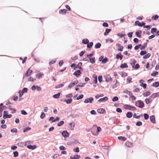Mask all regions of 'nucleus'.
<instances>
[{
	"instance_id": "1",
	"label": "nucleus",
	"mask_w": 159,
	"mask_h": 159,
	"mask_svg": "<svg viewBox=\"0 0 159 159\" xmlns=\"http://www.w3.org/2000/svg\"><path fill=\"white\" fill-rule=\"evenodd\" d=\"M135 105L139 108H142L144 107V104L143 101L139 100L135 102Z\"/></svg>"
},
{
	"instance_id": "2",
	"label": "nucleus",
	"mask_w": 159,
	"mask_h": 159,
	"mask_svg": "<svg viewBox=\"0 0 159 159\" xmlns=\"http://www.w3.org/2000/svg\"><path fill=\"white\" fill-rule=\"evenodd\" d=\"M124 108L131 111H134L136 110V108L135 107L132 106L129 104H125L124 106Z\"/></svg>"
},
{
	"instance_id": "3",
	"label": "nucleus",
	"mask_w": 159,
	"mask_h": 159,
	"mask_svg": "<svg viewBox=\"0 0 159 159\" xmlns=\"http://www.w3.org/2000/svg\"><path fill=\"white\" fill-rule=\"evenodd\" d=\"M99 61L102 62V64H105L108 61V60L107 57L104 58L103 55L101 56L98 59Z\"/></svg>"
},
{
	"instance_id": "4",
	"label": "nucleus",
	"mask_w": 159,
	"mask_h": 159,
	"mask_svg": "<svg viewBox=\"0 0 159 159\" xmlns=\"http://www.w3.org/2000/svg\"><path fill=\"white\" fill-rule=\"evenodd\" d=\"M94 100V99L93 97H91L89 98H87L85 99L84 101V103H91Z\"/></svg>"
},
{
	"instance_id": "5",
	"label": "nucleus",
	"mask_w": 159,
	"mask_h": 159,
	"mask_svg": "<svg viewBox=\"0 0 159 159\" xmlns=\"http://www.w3.org/2000/svg\"><path fill=\"white\" fill-rule=\"evenodd\" d=\"M78 143H79L78 140L75 139H72L70 140V142L68 143V145H74V144H76Z\"/></svg>"
},
{
	"instance_id": "6",
	"label": "nucleus",
	"mask_w": 159,
	"mask_h": 159,
	"mask_svg": "<svg viewBox=\"0 0 159 159\" xmlns=\"http://www.w3.org/2000/svg\"><path fill=\"white\" fill-rule=\"evenodd\" d=\"M81 74H82V72L80 70H78L75 71L73 73V75H75L76 77H78Z\"/></svg>"
},
{
	"instance_id": "7",
	"label": "nucleus",
	"mask_w": 159,
	"mask_h": 159,
	"mask_svg": "<svg viewBox=\"0 0 159 159\" xmlns=\"http://www.w3.org/2000/svg\"><path fill=\"white\" fill-rule=\"evenodd\" d=\"M32 72V70H30V68H29L26 71L25 74V76L26 77H29L31 75Z\"/></svg>"
},
{
	"instance_id": "8",
	"label": "nucleus",
	"mask_w": 159,
	"mask_h": 159,
	"mask_svg": "<svg viewBox=\"0 0 159 159\" xmlns=\"http://www.w3.org/2000/svg\"><path fill=\"white\" fill-rule=\"evenodd\" d=\"M123 57V55L121 54V52H120L116 55V58L117 59H120V60H122Z\"/></svg>"
},
{
	"instance_id": "9",
	"label": "nucleus",
	"mask_w": 159,
	"mask_h": 159,
	"mask_svg": "<svg viewBox=\"0 0 159 159\" xmlns=\"http://www.w3.org/2000/svg\"><path fill=\"white\" fill-rule=\"evenodd\" d=\"M61 134L64 138H66L69 136V134L66 130H63L61 133Z\"/></svg>"
},
{
	"instance_id": "10",
	"label": "nucleus",
	"mask_w": 159,
	"mask_h": 159,
	"mask_svg": "<svg viewBox=\"0 0 159 159\" xmlns=\"http://www.w3.org/2000/svg\"><path fill=\"white\" fill-rule=\"evenodd\" d=\"M101 128L99 126H98L97 127L96 133H93L92 131H91V133L93 135L96 136L98 134L99 132L101 131Z\"/></svg>"
},
{
	"instance_id": "11",
	"label": "nucleus",
	"mask_w": 159,
	"mask_h": 159,
	"mask_svg": "<svg viewBox=\"0 0 159 159\" xmlns=\"http://www.w3.org/2000/svg\"><path fill=\"white\" fill-rule=\"evenodd\" d=\"M82 63L81 62H79L77 64V66L76 67H74L73 69L74 70H75L76 68H78L80 70H83V68L81 67V66H82Z\"/></svg>"
},
{
	"instance_id": "12",
	"label": "nucleus",
	"mask_w": 159,
	"mask_h": 159,
	"mask_svg": "<svg viewBox=\"0 0 159 159\" xmlns=\"http://www.w3.org/2000/svg\"><path fill=\"white\" fill-rule=\"evenodd\" d=\"M157 97H159V92L156 93L152 94L150 96V97L152 99V98L154 99Z\"/></svg>"
},
{
	"instance_id": "13",
	"label": "nucleus",
	"mask_w": 159,
	"mask_h": 159,
	"mask_svg": "<svg viewBox=\"0 0 159 159\" xmlns=\"http://www.w3.org/2000/svg\"><path fill=\"white\" fill-rule=\"evenodd\" d=\"M108 100V97L105 96L103 98H100L98 100V102H104L107 101Z\"/></svg>"
},
{
	"instance_id": "14",
	"label": "nucleus",
	"mask_w": 159,
	"mask_h": 159,
	"mask_svg": "<svg viewBox=\"0 0 159 159\" xmlns=\"http://www.w3.org/2000/svg\"><path fill=\"white\" fill-rule=\"evenodd\" d=\"M27 148L29 149L34 150L36 148L37 146L35 145H30L27 146Z\"/></svg>"
},
{
	"instance_id": "15",
	"label": "nucleus",
	"mask_w": 159,
	"mask_h": 159,
	"mask_svg": "<svg viewBox=\"0 0 159 159\" xmlns=\"http://www.w3.org/2000/svg\"><path fill=\"white\" fill-rule=\"evenodd\" d=\"M97 112L100 114H105L106 112L105 110L103 108L98 109L97 110Z\"/></svg>"
},
{
	"instance_id": "16",
	"label": "nucleus",
	"mask_w": 159,
	"mask_h": 159,
	"mask_svg": "<svg viewBox=\"0 0 159 159\" xmlns=\"http://www.w3.org/2000/svg\"><path fill=\"white\" fill-rule=\"evenodd\" d=\"M116 46L117 47H120V48H119L117 49V50L119 51L122 52V51L123 49L124 48V47L123 46H121L120 44V43H117L116 44Z\"/></svg>"
},
{
	"instance_id": "17",
	"label": "nucleus",
	"mask_w": 159,
	"mask_h": 159,
	"mask_svg": "<svg viewBox=\"0 0 159 159\" xmlns=\"http://www.w3.org/2000/svg\"><path fill=\"white\" fill-rule=\"evenodd\" d=\"M67 10L65 9H61L59 11V13L62 15L65 14L67 12Z\"/></svg>"
},
{
	"instance_id": "18",
	"label": "nucleus",
	"mask_w": 159,
	"mask_h": 159,
	"mask_svg": "<svg viewBox=\"0 0 159 159\" xmlns=\"http://www.w3.org/2000/svg\"><path fill=\"white\" fill-rule=\"evenodd\" d=\"M142 32V31L141 30L137 31L135 33L136 36L138 38H140L141 37V34Z\"/></svg>"
},
{
	"instance_id": "19",
	"label": "nucleus",
	"mask_w": 159,
	"mask_h": 159,
	"mask_svg": "<svg viewBox=\"0 0 159 159\" xmlns=\"http://www.w3.org/2000/svg\"><path fill=\"white\" fill-rule=\"evenodd\" d=\"M150 120L151 122L153 123H156L155 120V116L154 115H152L150 116Z\"/></svg>"
},
{
	"instance_id": "20",
	"label": "nucleus",
	"mask_w": 159,
	"mask_h": 159,
	"mask_svg": "<svg viewBox=\"0 0 159 159\" xmlns=\"http://www.w3.org/2000/svg\"><path fill=\"white\" fill-rule=\"evenodd\" d=\"M105 80L107 82L112 81V79L109 75L105 77Z\"/></svg>"
},
{
	"instance_id": "21",
	"label": "nucleus",
	"mask_w": 159,
	"mask_h": 159,
	"mask_svg": "<svg viewBox=\"0 0 159 159\" xmlns=\"http://www.w3.org/2000/svg\"><path fill=\"white\" fill-rule=\"evenodd\" d=\"M111 31V29L107 28L106 29L105 32L104 33V36L107 35Z\"/></svg>"
},
{
	"instance_id": "22",
	"label": "nucleus",
	"mask_w": 159,
	"mask_h": 159,
	"mask_svg": "<svg viewBox=\"0 0 159 159\" xmlns=\"http://www.w3.org/2000/svg\"><path fill=\"white\" fill-rule=\"evenodd\" d=\"M133 116V113L131 111H128L126 114V116L128 118H131Z\"/></svg>"
},
{
	"instance_id": "23",
	"label": "nucleus",
	"mask_w": 159,
	"mask_h": 159,
	"mask_svg": "<svg viewBox=\"0 0 159 159\" xmlns=\"http://www.w3.org/2000/svg\"><path fill=\"white\" fill-rule=\"evenodd\" d=\"M145 103L147 104H149L152 101V99L149 97L148 98H147L145 99Z\"/></svg>"
},
{
	"instance_id": "24",
	"label": "nucleus",
	"mask_w": 159,
	"mask_h": 159,
	"mask_svg": "<svg viewBox=\"0 0 159 159\" xmlns=\"http://www.w3.org/2000/svg\"><path fill=\"white\" fill-rule=\"evenodd\" d=\"M64 101L66 102L67 104H70L72 102V99L71 98H70L67 100L65 99Z\"/></svg>"
},
{
	"instance_id": "25",
	"label": "nucleus",
	"mask_w": 159,
	"mask_h": 159,
	"mask_svg": "<svg viewBox=\"0 0 159 159\" xmlns=\"http://www.w3.org/2000/svg\"><path fill=\"white\" fill-rule=\"evenodd\" d=\"M133 143L129 141L126 142L125 143L126 145L129 148H131L133 146Z\"/></svg>"
},
{
	"instance_id": "26",
	"label": "nucleus",
	"mask_w": 159,
	"mask_h": 159,
	"mask_svg": "<svg viewBox=\"0 0 159 159\" xmlns=\"http://www.w3.org/2000/svg\"><path fill=\"white\" fill-rule=\"evenodd\" d=\"M152 86L155 87H159V82H155L153 83L151 85Z\"/></svg>"
},
{
	"instance_id": "27",
	"label": "nucleus",
	"mask_w": 159,
	"mask_h": 159,
	"mask_svg": "<svg viewBox=\"0 0 159 159\" xmlns=\"http://www.w3.org/2000/svg\"><path fill=\"white\" fill-rule=\"evenodd\" d=\"M82 43L84 44H87L89 43V40L87 39H84L82 40Z\"/></svg>"
},
{
	"instance_id": "28",
	"label": "nucleus",
	"mask_w": 159,
	"mask_h": 159,
	"mask_svg": "<svg viewBox=\"0 0 159 159\" xmlns=\"http://www.w3.org/2000/svg\"><path fill=\"white\" fill-rule=\"evenodd\" d=\"M118 139L119 140H121V141H125L127 139L126 138H125V137L122 136H118Z\"/></svg>"
},
{
	"instance_id": "29",
	"label": "nucleus",
	"mask_w": 159,
	"mask_h": 159,
	"mask_svg": "<svg viewBox=\"0 0 159 159\" xmlns=\"http://www.w3.org/2000/svg\"><path fill=\"white\" fill-rule=\"evenodd\" d=\"M120 67L121 68L123 69L124 68H127L128 67V66L127 64L126 63H125L123 64H121L120 65Z\"/></svg>"
},
{
	"instance_id": "30",
	"label": "nucleus",
	"mask_w": 159,
	"mask_h": 159,
	"mask_svg": "<svg viewBox=\"0 0 159 159\" xmlns=\"http://www.w3.org/2000/svg\"><path fill=\"white\" fill-rule=\"evenodd\" d=\"M8 114V111H3V118L4 119H6L7 116Z\"/></svg>"
},
{
	"instance_id": "31",
	"label": "nucleus",
	"mask_w": 159,
	"mask_h": 159,
	"mask_svg": "<svg viewBox=\"0 0 159 159\" xmlns=\"http://www.w3.org/2000/svg\"><path fill=\"white\" fill-rule=\"evenodd\" d=\"M88 58L89 59V61L92 64H93L95 62V57H93L92 58L90 57Z\"/></svg>"
},
{
	"instance_id": "32",
	"label": "nucleus",
	"mask_w": 159,
	"mask_h": 159,
	"mask_svg": "<svg viewBox=\"0 0 159 159\" xmlns=\"http://www.w3.org/2000/svg\"><path fill=\"white\" fill-rule=\"evenodd\" d=\"M93 42H89L87 44V47L88 48H91L93 45Z\"/></svg>"
},
{
	"instance_id": "33",
	"label": "nucleus",
	"mask_w": 159,
	"mask_h": 159,
	"mask_svg": "<svg viewBox=\"0 0 159 159\" xmlns=\"http://www.w3.org/2000/svg\"><path fill=\"white\" fill-rule=\"evenodd\" d=\"M69 126L70 128V129L71 130H73L74 129L75 125L74 123L71 122L70 123Z\"/></svg>"
},
{
	"instance_id": "34",
	"label": "nucleus",
	"mask_w": 159,
	"mask_h": 159,
	"mask_svg": "<svg viewBox=\"0 0 159 159\" xmlns=\"http://www.w3.org/2000/svg\"><path fill=\"white\" fill-rule=\"evenodd\" d=\"M60 95V93H58L57 94L53 95V97L55 99H57L59 98Z\"/></svg>"
},
{
	"instance_id": "35",
	"label": "nucleus",
	"mask_w": 159,
	"mask_h": 159,
	"mask_svg": "<svg viewBox=\"0 0 159 159\" xmlns=\"http://www.w3.org/2000/svg\"><path fill=\"white\" fill-rule=\"evenodd\" d=\"M147 43H145L143 45L140 47V49L141 50H144L145 49V48L147 46Z\"/></svg>"
},
{
	"instance_id": "36",
	"label": "nucleus",
	"mask_w": 159,
	"mask_h": 159,
	"mask_svg": "<svg viewBox=\"0 0 159 159\" xmlns=\"http://www.w3.org/2000/svg\"><path fill=\"white\" fill-rule=\"evenodd\" d=\"M151 54L150 53L146 54L143 57V58L147 59L149 58L151 56Z\"/></svg>"
},
{
	"instance_id": "37",
	"label": "nucleus",
	"mask_w": 159,
	"mask_h": 159,
	"mask_svg": "<svg viewBox=\"0 0 159 159\" xmlns=\"http://www.w3.org/2000/svg\"><path fill=\"white\" fill-rule=\"evenodd\" d=\"M136 62V61L134 59L133 60L131 59L130 62V64L132 66L135 65Z\"/></svg>"
},
{
	"instance_id": "38",
	"label": "nucleus",
	"mask_w": 159,
	"mask_h": 159,
	"mask_svg": "<svg viewBox=\"0 0 159 159\" xmlns=\"http://www.w3.org/2000/svg\"><path fill=\"white\" fill-rule=\"evenodd\" d=\"M43 75V74L42 73L40 72L39 74H36V76L38 79H40Z\"/></svg>"
},
{
	"instance_id": "39",
	"label": "nucleus",
	"mask_w": 159,
	"mask_h": 159,
	"mask_svg": "<svg viewBox=\"0 0 159 159\" xmlns=\"http://www.w3.org/2000/svg\"><path fill=\"white\" fill-rule=\"evenodd\" d=\"M101 46V44L100 43H97L95 45V48L98 49L100 48Z\"/></svg>"
},
{
	"instance_id": "40",
	"label": "nucleus",
	"mask_w": 159,
	"mask_h": 159,
	"mask_svg": "<svg viewBox=\"0 0 159 159\" xmlns=\"http://www.w3.org/2000/svg\"><path fill=\"white\" fill-rule=\"evenodd\" d=\"M140 67L139 64L138 63L136 64L135 65L132 66V68L135 69L136 70L138 69Z\"/></svg>"
},
{
	"instance_id": "41",
	"label": "nucleus",
	"mask_w": 159,
	"mask_h": 159,
	"mask_svg": "<svg viewBox=\"0 0 159 159\" xmlns=\"http://www.w3.org/2000/svg\"><path fill=\"white\" fill-rule=\"evenodd\" d=\"M151 94L150 91H147L143 93V95L144 97H147L149 96Z\"/></svg>"
},
{
	"instance_id": "42",
	"label": "nucleus",
	"mask_w": 159,
	"mask_h": 159,
	"mask_svg": "<svg viewBox=\"0 0 159 159\" xmlns=\"http://www.w3.org/2000/svg\"><path fill=\"white\" fill-rule=\"evenodd\" d=\"M158 74V72L157 71H153L152 73L151 74V75L152 76L155 77Z\"/></svg>"
},
{
	"instance_id": "43",
	"label": "nucleus",
	"mask_w": 159,
	"mask_h": 159,
	"mask_svg": "<svg viewBox=\"0 0 159 159\" xmlns=\"http://www.w3.org/2000/svg\"><path fill=\"white\" fill-rule=\"evenodd\" d=\"M159 17V16L158 15L156 14L152 16V19L155 20H157L158 19Z\"/></svg>"
},
{
	"instance_id": "44",
	"label": "nucleus",
	"mask_w": 159,
	"mask_h": 159,
	"mask_svg": "<svg viewBox=\"0 0 159 159\" xmlns=\"http://www.w3.org/2000/svg\"><path fill=\"white\" fill-rule=\"evenodd\" d=\"M9 110L11 111H12L11 112V113H14L16 112V109L12 108H10V107H11V106H9Z\"/></svg>"
},
{
	"instance_id": "45",
	"label": "nucleus",
	"mask_w": 159,
	"mask_h": 159,
	"mask_svg": "<svg viewBox=\"0 0 159 159\" xmlns=\"http://www.w3.org/2000/svg\"><path fill=\"white\" fill-rule=\"evenodd\" d=\"M31 129V128L30 127H26L25 128H24L23 130V132L24 133H25L26 132H27L28 131H29Z\"/></svg>"
},
{
	"instance_id": "46",
	"label": "nucleus",
	"mask_w": 159,
	"mask_h": 159,
	"mask_svg": "<svg viewBox=\"0 0 159 159\" xmlns=\"http://www.w3.org/2000/svg\"><path fill=\"white\" fill-rule=\"evenodd\" d=\"M147 52L145 50H141L140 52V54L141 56H143L147 53Z\"/></svg>"
},
{
	"instance_id": "47",
	"label": "nucleus",
	"mask_w": 159,
	"mask_h": 159,
	"mask_svg": "<svg viewBox=\"0 0 159 159\" xmlns=\"http://www.w3.org/2000/svg\"><path fill=\"white\" fill-rule=\"evenodd\" d=\"M143 116H144V119L145 120H147L149 118V115L147 113H144Z\"/></svg>"
},
{
	"instance_id": "48",
	"label": "nucleus",
	"mask_w": 159,
	"mask_h": 159,
	"mask_svg": "<svg viewBox=\"0 0 159 159\" xmlns=\"http://www.w3.org/2000/svg\"><path fill=\"white\" fill-rule=\"evenodd\" d=\"M123 93L128 94L129 96H130L131 94H132V93L131 91H129L127 90H124L123 91Z\"/></svg>"
},
{
	"instance_id": "49",
	"label": "nucleus",
	"mask_w": 159,
	"mask_h": 159,
	"mask_svg": "<svg viewBox=\"0 0 159 159\" xmlns=\"http://www.w3.org/2000/svg\"><path fill=\"white\" fill-rule=\"evenodd\" d=\"M98 80L99 83H101L102 82V76L101 75H100L98 77Z\"/></svg>"
},
{
	"instance_id": "50",
	"label": "nucleus",
	"mask_w": 159,
	"mask_h": 159,
	"mask_svg": "<svg viewBox=\"0 0 159 159\" xmlns=\"http://www.w3.org/2000/svg\"><path fill=\"white\" fill-rule=\"evenodd\" d=\"M94 54L93 52V51L91 53H90L89 54H87V58H89L91 57H92Z\"/></svg>"
},
{
	"instance_id": "51",
	"label": "nucleus",
	"mask_w": 159,
	"mask_h": 159,
	"mask_svg": "<svg viewBox=\"0 0 159 159\" xmlns=\"http://www.w3.org/2000/svg\"><path fill=\"white\" fill-rule=\"evenodd\" d=\"M119 100V98L117 96H114L112 99V101L113 102H115Z\"/></svg>"
},
{
	"instance_id": "52",
	"label": "nucleus",
	"mask_w": 159,
	"mask_h": 159,
	"mask_svg": "<svg viewBox=\"0 0 159 159\" xmlns=\"http://www.w3.org/2000/svg\"><path fill=\"white\" fill-rule=\"evenodd\" d=\"M64 123V122L63 121H61L57 123V125L58 126H61Z\"/></svg>"
},
{
	"instance_id": "53",
	"label": "nucleus",
	"mask_w": 159,
	"mask_h": 159,
	"mask_svg": "<svg viewBox=\"0 0 159 159\" xmlns=\"http://www.w3.org/2000/svg\"><path fill=\"white\" fill-rule=\"evenodd\" d=\"M11 132L12 133H16L17 132V130L16 128H14L11 129Z\"/></svg>"
},
{
	"instance_id": "54",
	"label": "nucleus",
	"mask_w": 159,
	"mask_h": 159,
	"mask_svg": "<svg viewBox=\"0 0 159 159\" xmlns=\"http://www.w3.org/2000/svg\"><path fill=\"white\" fill-rule=\"evenodd\" d=\"M13 154L14 157H16L18 156L19 153L18 151H15L13 152Z\"/></svg>"
},
{
	"instance_id": "55",
	"label": "nucleus",
	"mask_w": 159,
	"mask_h": 159,
	"mask_svg": "<svg viewBox=\"0 0 159 159\" xmlns=\"http://www.w3.org/2000/svg\"><path fill=\"white\" fill-rule=\"evenodd\" d=\"M140 86L143 87L144 89H145L146 88L147 84L145 83H141L140 84Z\"/></svg>"
},
{
	"instance_id": "56",
	"label": "nucleus",
	"mask_w": 159,
	"mask_h": 159,
	"mask_svg": "<svg viewBox=\"0 0 159 159\" xmlns=\"http://www.w3.org/2000/svg\"><path fill=\"white\" fill-rule=\"evenodd\" d=\"M142 123L140 121H138L136 123V125L137 126H139L142 125Z\"/></svg>"
},
{
	"instance_id": "57",
	"label": "nucleus",
	"mask_w": 159,
	"mask_h": 159,
	"mask_svg": "<svg viewBox=\"0 0 159 159\" xmlns=\"http://www.w3.org/2000/svg\"><path fill=\"white\" fill-rule=\"evenodd\" d=\"M84 97V95L83 94H81L79 95L78 97H77L76 100H79L82 98Z\"/></svg>"
},
{
	"instance_id": "58",
	"label": "nucleus",
	"mask_w": 159,
	"mask_h": 159,
	"mask_svg": "<svg viewBox=\"0 0 159 159\" xmlns=\"http://www.w3.org/2000/svg\"><path fill=\"white\" fill-rule=\"evenodd\" d=\"M157 29L156 28H153L151 30V33L152 34H153L154 33H156Z\"/></svg>"
},
{
	"instance_id": "59",
	"label": "nucleus",
	"mask_w": 159,
	"mask_h": 159,
	"mask_svg": "<svg viewBox=\"0 0 159 159\" xmlns=\"http://www.w3.org/2000/svg\"><path fill=\"white\" fill-rule=\"evenodd\" d=\"M28 90V89L26 88H24L22 90V92L24 93H26L27 92V91Z\"/></svg>"
},
{
	"instance_id": "60",
	"label": "nucleus",
	"mask_w": 159,
	"mask_h": 159,
	"mask_svg": "<svg viewBox=\"0 0 159 159\" xmlns=\"http://www.w3.org/2000/svg\"><path fill=\"white\" fill-rule=\"evenodd\" d=\"M125 35V34H120V33L117 34V36H119L120 38L124 37Z\"/></svg>"
},
{
	"instance_id": "61",
	"label": "nucleus",
	"mask_w": 159,
	"mask_h": 159,
	"mask_svg": "<svg viewBox=\"0 0 159 159\" xmlns=\"http://www.w3.org/2000/svg\"><path fill=\"white\" fill-rule=\"evenodd\" d=\"M36 79H33L32 78L31 76L28 79V81H29L34 82V80H36Z\"/></svg>"
},
{
	"instance_id": "62",
	"label": "nucleus",
	"mask_w": 159,
	"mask_h": 159,
	"mask_svg": "<svg viewBox=\"0 0 159 159\" xmlns=\"http://www.w3.org/2000/svg\"><path fill=\"white\" fill-rule=\"evenodd\" d=\"M64 86V84H59L57 86H56L55 87V88H56V89H57V88H61V87H63Z\"/></svg>"
},
{
	"instance_id": "63",
	"label": "nucleus",
	"mask_w": 159,
	"mask_h": 159,
	"mask_svg": "<svg viewBox=\"0 0 159 159\" xmlns=\"http://www.w3.org/2000/svg\"><path fill=\"white\" fill-rule=\"evenodd\" d=\"M130 98H131L133 100H135L136 99V98L134 95H133L132 94H131L129 96Z\"/></svg>"
},
{
	"instance_id": "64",
	"label": "nucleus",
	"mask_w": 159,
	"mask_h": 159,
	"mask_svg": "<svg viewBox=\"0 0 159 159\" xmlns=\"http://www.w3.org/2000/svg\"><path fill=\"white\" fill-rule=\"evenodd\" d=\"M45 114L44 112H43L41 113L40 115V118L42 119H43L45 117Z\"/></svg>"
}]
</instances>
